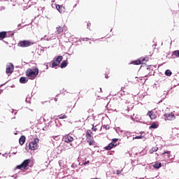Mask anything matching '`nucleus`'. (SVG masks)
Instances as JSON below:
<instances>
[{"instance_id": "obj_7", "label": "nucleus", "mask_w": 179, "mask_h": 179, "mask_svg": "<svg viewBox=\"0 0 179 179\" xmlns=\"http://www.w3.org/2000/svg\"><path fill=\"white\" fill-rule=\"evenodd\" d=\"M13 69H15L13 64L12 63H8L6 69V73H7L8 76H10L11 73H13Z\"/></svg>"}, {"instance_id": "obj_23", "label": "nucleus", "mask_w": 179, "mask_h": 179, "mask_svg": "<svg viewBox=\"0 0 179 179\" xmlns=\"http://www.w3.org/2000/svg\"><path fill=\"white\" fill-rule=\"evenodd\" d=\"M66 107L67 108H72L73 107H75V106H73L72 102H69L66 103Z\"/></svg>"}, {"instance_id": "obj_19", "label": "nucleus", "mask_w": 179, "mask_h": 179, "mask_svg": "<svg viewBox=\"0 0 179 179\" xmlns=\"http://www.w3.org/2000/svg\"><path fill=\"white\" fill-rule=\"evenodd\" d=\"M87 143H89L90 146H92L93 145H95L96 143V141H94V140L92 138V139H90V140H87Z\"/></svg>"}, {"instance_id": "obj_36", "label": "nucleus", "mask_w": 179, "mask_h": 179, "mask_svg": "<svg viewBox=\"0 0 179 179\" xmlns=\"http://www.w3.org/2000/svg\"><path fill=\"white\" fill-rule=\"evenodd\" d=\"M106 78H108V76H106Z\"/></svg>"}, {"instance_id": "obj_32", "label": "nucleus", "mask_w": 179, "mask_h": 179, "mask_svg": "<svg viewBox=\"0 0 179 179\" xmlns=\"http://www.w3.org/2000/svg\"><path fill=\"white\" fill-rule=\"evenodd\" d=\"M171 153V151H166V152H164V153H162V155H170Z\"/></svg>"}, {"instance_id": "obj_16", "label": "nucleus", "mask_w": 179, "mask_h": 179, "mask_svg": "<svg viewBox=\"0 0 179 179\" xmlns=\"http://www.w3.org/2000/svg\"><path fill=\"white\" fill-rule=\"evenodd\" d=\"M66 66H68V60H64L61 65H60V67L62 69H64V68H66Z\"/></svg>"}, {"instance_id": "obj_18", "label": "nucleus", "mask_w": 179, "mask_h": 179, "mask_svg": "<svg viewBox=\"0 0 179 179\" xmlns=\"http://www.w3.org/2000/svg\"><path fill=\"white\" fill-rule=\"evenodd\" d=\"M159 128V125L156 123H152L151 126L149 127V129H156Z\"/></svg>"}, {"instance_id": "obj_28", "label": "nucleus", "mask_w": 179, "mask_h": 179, "mask_svg": "<svg viewBox=\"0 0 179 179\" xmlns=\"http://www.w3.org/2000/svg\"><path fill=\"white\" fill-rule=\"evenodd\" d=\"M122 169H121V170H117V171H116V174H117V176H120V174H122Z\"/></svg>"}, {"instance_id": "obj_10", "label": "nucleus", "mask_w": 179, "mask_h": 179, "mask_svg": "<svg viewBox=\"0 0 179 179\" xmlns=\"http://www.w3.org/2000/svg\"><path fill=\"white\" fill-rule=\"evenodd\" d=\"M64 140L66 143H71V142H73V137L67 135L64 137Z\"/></svg>"}, {"instance_id": "obj_37", "label": "nucleus", "mask_w": 179, "mask_h": 179, "mask_svg": "<svg viewBox=\"0 0 179 179\" xmlns=\"http://www.w3.org/2000/svg\"><path fill=\"white\" fill-rule=\"evenodd\" d=\"M92 179H99V178H92Z\"/></svg>"}, {"instance_id": "obj_30", "label": "nucleus", "mask_w": 179, "mask_h": 179, "mask_svg": "<svg viewBox=\"0 0 179 179\" xmlns=\"http://www.w3.org/2000/svg\"><path fill=\"white\" fill-rule=\"evenodd\" d=\"M115 142H118V138H113V139L112 140V143H115Z\"/></svg>"}, {"instance_id": "obj_14", "label": "nucleus", "mask_w": 179, "mask_h": 179, "mask_svg": "<svg viewBox=\"0 0 179 179\" xmlns=\"http://www.w3.org/2000/svg\"><path fill=\"white\" fill-rule=\"evenodd\" d=\"M8 37V32L1 31L0 32V40H3V38H6Z\"/></svg>"}, {"instance_id": "obj_35", "label": "nucleus", "mask_w": 179, "mask_h": 179, "mask_svg": "<svg viewBox=\"0 0 179 179\" xmlns=\"http://www.w3.org/2000/svg\"><path fill=\"white\" fill-rule=\"evenodd\" d=\"M55 138H57V136H53V139H55Z\"/></svg>"}, {"instance_id": "obj_31", "label": "nucleus", "mask_w": 179, "mask_h": 179, "mask_svg": "<svg viewBox=\"0 0 179 179\" xmlns=\"http://www.w3.org/2000/svg\"><path fill=\"white\" fill-rule=\"evenodd\" d=\"M92 129L94 131V132H96V131H97V128L94 127V124L92 125Z\"/></svg>"}, {"instance_id": "obj_5", "label": "nucleus", "mask_w": 179, "mask_h": 179, "mask_svg": "<svg viewBox=\"0 0 179 179\" xmlns=\"http://www.w3.org/2000/svg\"><path fill=\"white\" fill-rule=\"evenodd\" d=\"M34 43L30 41H21L18 43V46L22 47V48H25L26 47H30V45H33Z\"/></svg>"}, {"instance_id": "obj_4", "label": "nucleus", "mask_w": 179, "mask_h": 179, "mask_svg": "<svg viewBox=\"0 0 179 179\" xmlns=\"http://www.w3.org/2000/svg\"><path fill=\"white\" fill-rule=\"evenodd\" d=\"M64 59V57L62 56H57L54 58L52 60V68H55V66H58L61 64V61Z\"/></svg>"}, {"instance_id": "obj_11", "label": "nucleus", "mask_w": 179, "mask_h": 179, "mask_svg": "<svg viewBox=\"0 0 179 179\" xmlns=\"http://www.w3.org/2000/svg\"><path fill=\"white\" fill-rule=\"evenodd\" d=\"M145 60H146V59H145V58L142 59L141 60L137 59V60L132 62L131 64H133L134 65H141V64H143V62Z\"/></svg>"}, {"instance_id": "obj_6", "label": "nucleus", "mask_w": 179, "mask_h": 179, "mask_svg": "<svg viewBox=\"0 0 179 179\" xmlns=\"http://www.w3.org/2000/svg\"><path fill=\"white\" fill-rule=\"evenodd\" d=\"M164 117H165V121H173V120H176V115L173 112L171 113H165Z\"/></svg>"}, {"instance_id": "obj_9", "label": "nucleus", "mask_w": 179, "mask_h": 179, "mask_svg": "<svg viewBox=\"0 0 179 179\" xmlns=\"http://www.w3.org/2000/svg\"><path fill=\"white\" fill-rule=\"evenodd\" d=\"M85 136L87 141H90V139H93V132H92L91 130H87Z\"/></svg>"}, {"instance_id": "obj_24", "label": "nucleus", "mask_w": 179, "mask_h": 179, "mask_svg": "<svg viewBox=\"0 0 179 179\" xmlns=\"http://www.w3.org/2000/svg\"><path fill=\"white\" fill-rule=\"evenodd\" d=\"M56 8L57 9V10H59V12H61V8H62V6L60 5H56Z\"/></svg>"}, {"instance_id": "obj_20", "label": "nucleus", "mask_w": 179, "mask_h": 179, "mask_svg": "<svg viewBox=\"0 0 179 179\" xmlns=\"http://www.w3.org/2000/svg\"><path fill=\"white\" fill-rule=\"evenodd\" d=\"M159 150V148L157 147H152V149L150 150V153H155V152H157Z\"/></svg>"}, {"instance_id": "obj_1", "label": "nucleus", "mask_w": 179, "mask_h": 179, "mask_svg": "<svg viewBox=\"0 0 179 179\" xmlns=\"http://www.w3.org/2000/svg\"><path fill=\"white\" fill-rule=\"evenodd\" d=\"M38 68H34V69H28L25 73L26 76L30 79L31 80H34L36 78H37V76L38 75Z\"/></svg>"}, {"instance_id": "obj_25", "label": "nucleus", "mask_w": 179, "mask_h": 179, "mask_svg": "<svg viewBox=\"0 0 179 179\" xmlns=\"http://www.w3.org/2000/svg\"><path fill=\"white\" fill-rule=\"evenodd\" d=\"M68 118V116H66V115H64L63 116H61L59 117V120H65Z\"/></svg>"}, {"instance_id": "obj_29", "label": "nucleus", "mask_w": 179, "mask_h": 179, "mask_svg": "<svg viewBox=\"0 0 179 179\" xmlns=\"http://www.w3.org/2000/svg\"><path fill=\"white\" fill-rule=\"evenodd\" d=\"M103 128H104L105 129H110V125H103Z\"/></svg>"}, {"instance_id": "obj_17", "label": "nucleus", "mask_w": 179, "mask_h": 179, "mask_svg": "<svg viewBox=\"0 0 179 179\" xmlns=\"http://www.w3.org/2000/svg\"><path fill=\"white\" fill-rule=\"evenodd\" d=\"M28 81H29V80H27V78H26V77H21L20 78V82L22 84L27 83Z\"/></svg>"}, {"instance_id": "obj_13", "label": "nucleus", "mask_w": 179, "mask_h": 179, "mask_svg": "<svg viewBox=\"0 0 179 179\" xmlns=\"http://www.w3.org/2000/svg\"><path fill=\"white\" fill-rule=\"evenodd\" d=\"M117 146V144L115 143H110L108 144V146L105 147L106 150H111L113 148Z\"/></svg>"}, {"instance_id": "obj_33", "label": "nucleus", "mask_w": 179, "mask_h": 179, "mask_svg": "<svg viewBox=\"0 0 179 179\" xmlns=\"http://www.w3.org/2000/svg\"><path fill=\"white\" fill-rule=\"evenodd\" d=\"M90 163V161H87L84 163V166H86V164H89Z\"/></svg>"}, {"instance_id": "obj_26", "label": "nucleus", "mask_w": 179, "mask_h": 179, "mask_svg": "<svg viewBox=\"0 0 179 179\" xmlns=\"http://www.w3.org/2000/svg\"><path fill=\"white\" fill-rule=\"evenodd\" d=\"M133 139H143V136H137L134 137Z\"/></svg>"}, {"instance_id": "obj_8", "label": "nucleus", "mask_w": 179, "mask_h": 179, "mask_svg": "<svg viewBox=\"0 0 179 179\" xmlns=\"http://www.w3.org/2000/svg\"><path fill=\"white\" fill-rule=\"evenodd\" d=\"M64 30H66V26L64 25L63 27H57L56 28V34H61V33H64Z\"/></svg>"}, {"instance_id": "obj_22", "label": "nucleus", "mask_w": 179, "mask_h": 179, "mask_svg": "<svg viewBox=\"0 0 179 179\" xmlns=\"http://www.w3.org/2000/svg\"><path fill=\"white\" fill-rule=\"evenodd\" d=\"M173 74V73L171 72V70H166V71H165V75L166 76H171V75Z\"/></svg>"}, {"instance_id": "obj_15", "label": "nucleus", "mask_w": 179, "mask_h": 179, "mask_svg": "<svg viewBox=\"0 0 179 179\" xmlns=\"http://www.w3.org/2000/svg\"><path fill=\"white\" fill-rule=\"evenodd\" d=\"M20 145H24V142H26V136H22L19 139Z\"/></svg>"}, {"instance_id": "obj_12", "label": "nucleus", "mask_w": 179, "mask_h": 179, "mask_svg": "<svg viewBox=\"0 0 179 179\" xmlns=\"http://www.w3.org/2000/svg\"><path fill=\"white\" fill-rule=\"evenodd\" d=\"M148 115H149L150 120H156L157 117L152 110L148 111Z\"/></svg>"}, {"instance_id": "obj_27", "label": "nucleus", "mask_w": 179, "mask_h": 179, "mask_svg": "<svg viewBox=\"0 0 179 179\" xmlns=\"http://www.w3.org/2000/svg\"><path fill=\"white\" fill-rule=\"evenodd\" d=\"M173 55H175L176 57H179V50L174 51Z\"/></svg>"}, {"instance_id": "obj_2", "label": "nucleus", "mask_w": 179, "mask_h": 179, "mask_svg": "<svg viewBox=\"0 0 179 179\" xmlns=\"http://www.w3.org/2000/svg\"><path fill=\"white\" fill-rule=\"evenodd\" d=\"M31 162V159H25L21 164L17 165L15 167V170H22V171H26V170H29V165Z\"/></svg>"}, {"instance_id": "obj_3", "label": "nucleus", "mask_w": 179, "mask_h": 179, "mask_svg": "<svg viewBox=\"0 0 179 179\" xmlns=\"http://www.w3.org/2000/svg\"><path fill=\"white\" fill-rule=\"evenodd\" d=\"M39 142L40 139H38V138H36L34 139L33 141L29 143V148L30 150H36V149H38V145L37 143H38Z\"/></svg>"}, {"instance_id": "obj_21", "label": "nucleus", "mask_w": 179, "mask_h": 179, "mask_svg": "<svg viewBox=\"0 0 179 179\" xmlns=\"http://www.w3.org/2000/svg\"><path fill=\"white\" fill-rule=\"evenodd\" d=\"M161 167H162V163H160V162H156L154 164V168L155 169H160Z\"/></svg>"}, {"instance_id": "obj_34", "label": "nucleus", "mask_w": 179, "mask_h": 179, "mask_svg": "<svg viewBox=\"0 0 179 179\" xmlns=\"http://www.w3.org/2000/svg\"><path fill=\"white\" fill-rule=\"evenodd\" d=\"M55 101H58V99L57 98H55Z\"/></svg>"}]
</instances>
